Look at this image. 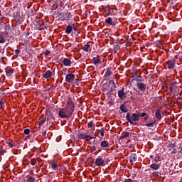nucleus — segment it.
<instances>
[{"instance_id":"nucleus-1","label":"nucleus","mask_w":182,"mask_h":182,"mask_svg":"<svg viewBox=\"0 0 182 182\" xmlns=\"http://www.w3.org/2000/svg\"><path fill=\"white\" fill-rule=\"evenodd\" d=\"M5 30L4 32H2L1 34H0V43H5V38H4L3 35H9L11 34V26L5 24Z\"/></svg>"},{"instance_id":"nucleus-2","label":"nucleus","mask_w":182,"mask_h":182,"mask_svg":"<svg viewBox=\"0 0 182 182\" xmlns=\"http://www.w3.org/2000/svg\"><path fill=\"white\" fill-rule=\"evenodd\" d=\"M65 109L67 111L68 116L72 117V114H73V112H75V104H73L72 101H68Z\"/></svg>"},{"instance_id":"nucleus-3","label":"nucleus","mask_w":182,"mask_h":182,"mask_svg":"<svg viewBox=\"0 0 182 182\" xmlns=\"http://www.w3.org/2000/svg\"><path fill=\"white\" fill-rule=\"evenodd\" d=\"M58 116L60 117V119H69V117H70L69 114H68V111H66L65 108L60 109L58 112Z\"/></svg>"},{"instance_id":"nucleus-4","label":"nucleus","mask_w":182,"mask_h":182,"mask_svg":"<svg viewBox=\"0 0 182 182\" xmlns=\"http://www.w3.org/2000/svg\"><path fill=\"white\" fill-rule=\"evenodd\" d=\"M75 75L73 73L67 74L65 76V80L68 83H73V80H75Z\"/></svg>"},{"instance_id":"nucleus-5","label":"nucleus","mask_w":182,"mask_h":182,"mask_svg":"<svg viewBox=\"0 0 182 182\" xmlns=\"http://www.w3.org/2000/svg\"><path fill=\"white\" fill-rule=\"evenodd\" d=\"M118 97L121 100H124L126 99V92H124V87H122L120 90L118 91Z\"/></svg>"},{"instance_id":"nucleus-6","label":"nucleus","mask_w":182,"mask_h":182,"mask_svg":"<svg viewBox=\"0 0 182 182\" xmlns=\"http://www.w3.org/2000/svg\"><path fill=\"white\" fill-rule=\"evenodd\" d=\"M95 164L97 167H102V166H105V160L100 157H98L95 159Z\"/></svg>"},{"instance_id":"nucleus-7","label":"nucleus","mask_w":182,"mask_h":182,"mask_svg":"<svg viewBox=\"0 0 182 182\" xmlns=\"http://www.w3.org/2000/svg\"><path fill=\"white\" fill-rule=\"evenodd\" d=\"M108 85L111 86V87L109 88V90H108L107 88V90L108 92H113L114 90V89H116V84L114 83V80H110L109 82H108Z\"/></svg>"},{"instance_id":"nucleus-8","label":"nucleus","mask_w":182,"mask_h":182,"mask_svg":"<svg viewBox=\"0 0 182 182\" xmlns=\"http://www.w3.org/2000/svg\"><path fill=\"white\" fill-rule=\"evenodd\" d=\"M166 64L168 65V69H174L176 66V60H169L166 61Z\"/></svg>"},{"instance_id":"nucleus-9","label":"nucleus","mask_w":182,"mask_h":182,"mask_svg":"<svg viewBox=\"0 0 182 182\" xmlns=\"http://www.w3.org/2000/svg\"><path fill=\"white\" fill-rule=\"evenodd\" d=\"M136 87H138L139 90H140L141 92H146V84L143 83V82H137L136 84Z\"/></svg>"},{"instance_id":"nucleus-10","label":"nucleus","mask_w":182,"mask_h":182,"mask_svg":"<svg viewBox=\"0 0 182 182\" xmlns=\"http://www.w3.org/2000/svg\"><path fill=\"white\" fill-rule=\"evenodd\" d=\"M132 122H139L140 120V113H133L131 116Z\"/></svg>"},{"instance_id":"nucleus-11","label":"nucleus","mask_w":182,"mask_h":182,"mask_svg":"<svg viewBox=\"0 0 182 182\" xmlns=\"http://www.w3.org/2000/svg\"><path fill=\"white\" fill-rule=\"evenodd\" d=\"M52 76H53V73H52V71H50V70H47L43 75V77H44V79H50V77H52Z\"/></svg>"},{"instance_id":"nucleus-12","label":"nucleus","mask_w":182,"mask_h":182,"mask_svg":"<svg viewBox=\"0 0 182 182\" xmlns=\"http://www.w3.org/2000/svg\"><path fill=\"white\" fill-rule=\"evenodd\" d=\"M127 120L130 124H134V126H137L139 124L137 122H134L132 121V115L129 112L127 113Z\"/></svg>"},{"instance_id":"nucleus-13","label":"nucleus","mask_w":182,"mask_h":182,"mask_svg":"<svg viewBox=\"0 0 182 182\" xmlns=\"http://www.w3.org/2000/svg\"><path fill=\"white\" fill-rule=\"evenodd\" d=\"M46 116H47L48 119H50V120L55 121V117H53V114L52 113H50V109H46Z\"/></svg>"},{"instance_id":"nucleus-14","label":"nucleus","mask_w":182,"mask_h":182,"mask_svg":"<svg viewBox=\"0 0 182 182\" xmlns=\"http://www.w3.org/2000/svg\"><path fill=\"white\" fill-rule=\"evenodd\" d=\"M63 63L64 66H71L72 61L69 58H63Z\"/></svg>"},{"instance_id":"nucleus-15","label":"nucleus","mask_w":182,"mask_h":182,"mask_svg":"<svg viewBox=\"0 0 182 182\" xmlns=\"http://www.w3.org/2000/svg\"><path fill=\"white\" fill-rule=\"evenodd\" d=\"M137 161V155L136 154H132L129 156V163H134Z\"/></svg>"},{"instance_id":"nucleus-16","label":"nucleus","mask_w":182,"mask_h":182,"mask_svg":"<svg viewBox=\"0 0 182 182\" xmlns=\"http://www.w3.org/2000/svg\"><path fill=\"white\" fill-rule=\"evenodd\" d=\"M92 63L93 65H99L101 63L100 58H99V55L92 58Z\"/></svg>"},{"instance_id":"nucleus-17","label":"nucleus","mask_w":182,"mask_h":182,"mask_svg":"<svg viewBox=\"0 0 182 182\" xmlns=\"http://www.w3.org/2000/svg\"><path fill=\"white\" fill-rule=\"evenodd\" d=\"M119 110H121L122 113H127V112H129V109H127V107H126V103L120 105Z\"/></svg>"},{"instance_id":"nucleus-18","label":"nucleus","mask_w":182,"mask_h":182,"mask_svg":"<svg viewBox=\"0 0 182 182\" xmlns=\"http://www.w3.org/2000/svg\"><path fill=\"white\" fill-rule=\"evenodd\" d=\"M149 167L150 168H151V170H159L160 168V164L153 163L152 164L150 165Z\"/></svg>"},{"instance_id":"nucleus-19","label":"nucleus","mask_w":182,"mask_h":182,"mask_svg":"<svg viewBox=\"0 0 182 182\" xmlns=\"http://www.w3.org/2000/svg\"><path fill=\"white\" fill-rule=\"evenodd\" d=\"M105 22L108 25H111L112 26H114V22H113V19L112 18V17H109V18H106Z\"/></svg>"},{"instance_id":"nucleus-20","label":"nucleus","mask_w":182,"mask_h":182,"mask_svg":"<svg viewBox=\"0 0 182 182\" xmlns=\"http://www.w3.org/2000/svg\"><path fill=\"white\" fill-rule=\"evenodd\" d=\"M37 28H38V31H43V30L46 29L48 28V26H46V24L43 23V24H38Z\"/></svg>"},{"instance_id":"nucleus-21","label":"nucleus","mask_w":182,"mask_h":182,"mask_svg":"<svg viewBox=\"0 0 182 182\" xmlns=\"http://www.w3.org/2000/svg\"><path fill=\"white\" fill-rule=\"evenodd\" d=\"M155 117L158 120H161V114L160 113V109H156L155 112Z\"/></svg>"},{"instance_id":"nucleus-22","label":"nucleus","mask_w":182,"mask_h":182,"mask_svg":"<svg viewBox=\"0 0 182 182\" xmlns=\"http://www.w3.org/2000/svg\"><path fill=\"white\" fill-rule=\"evenodd\" d=\"M154 124H156V119L152 120L150 123H146L144 126H146V127H154Z\"/></svg>"},{"instance_id":"nucleus-23","label":"nucleus","mask_w":182,"mask_h":182,"mask_svg":"<svg viewBox=\"0 0 182 182\" xmlns=\"http://www.w3.org/2000/svg\"><path fill=\"white\" fill-rule=\"evenodd\" d=\"M130 136V133L127 132H123L121 134V139H127Z\"/></svg>"},{"instance_id":"nucleus-24","label":"nucleus","mask_w":182,"mask_h":182,"mask_svg":"<svg viewBox=\"0 0 182 182\" xmlns=\"http://www.w3.org/2000/svg\"><path fill=\"white\" fill-rule=\"evenodd\" d=\"M73 28L72 27V26L68 25L65 29V33H67V35H69V33H72Z\"/></svg>"},{"instance_id":"nucleus-25","label":"nucleus","mask_w":182,"mask_h":182,"mask_svg":"<svg viewBox=\"0 0 182 182\" xmlns=\"http://www.w3.org/2000/svg\"><path fill=\"white\" fill-rule=\"evenodd\" d=\"M109 146V141H102L100 143V146L103 147L104 149H106V147H107Z\"/></svg>"},{"instance_id":"nucleus-26","label":"nucleus","mask_w":182,"mask_h":182,"mask_svg":"<svg viewBox=\"0 0 182 182\" xmlns=\"http://www.w3.org/2000/svg\"><path fill=\"white\" fill-rule=\"evenodd\" d=\"M112 73V70H110V69L108 68L107 69V71L105 72L104 77H109V76H111Z\"/></svg>"},{"instance_id":"nucleus-27","label":"nucleus","mask_w":182,"mask_h":182,"mask_svg":"<svg viewBox=\"0 0 182 182\" xmlns=\"http://www.w3.org/2000/svg\"><path fill=\"white\" fill-rule=\"evenodd\" d=\"M77 137H78V139H80L81 140H85L86 135L85 134L79 132L77 134Z\"/></svg>"},{"instance_id":"nucleus-28","label":"nucleus","mask_w":182,"mask_h":182,"mask_svg":"<svg viewBox=\"0 0 182 182\" xmlns=\"http://www.w3.org/2000/svg\"><path fill=\"white\" fill-rule=\"evenodd\" d=\"M26 181H27V182H35V181H36V178H35V177H33V176H28V177H27Z\"/></svg>"},{"instance_id":"nucleus-29","label":"nucleus","mask_w":182,"mask_h":182,"mask_svg":"<svg viewBox=\"0 0 182 182\" xmlns=\"http://www.w3.org/2000/svg\"><path fill=\"white\" fill-rule=\"evenodd\" d=\"M93 145L92 146H94V147H95L96 149H100V147H99V145L100 144V143L99 142V141H96L95 139L93 141Z\"/></svg>"},{"instance_id":"nucleus-30","label":"nucleus","mask_w":182,"mask_h":182,"mask_svg":"<svg viewBox=\"0 0 182 182\" xmlns=\"http://www.w3.org/2000/svg\"><path fill=\"white\" fill-rule=\"evenodd\" d=\"M51 168H53V170H56V168H58V167H59V165H58V164L55 163V162H52L50 164Z\"/></svg>"},{"instance_id":"nucleus-31","label":"nucleus","mask_w":182,"mask_h":182,"mask_svg":"<svg viewBox=\"0 0 182 182\" xmlns=\"http://www.w3.org/2000/svg\"><path fill=\"white\" fill-rule=\"evenodd\" d=\"M7 76H12L14 75V69L8 70L6 73Z\"/></svg>"},{"instance_id":"nucleus-32","label":"nucleus","mask_w":182,"mask_h":182,"mask_svg":"<svg viewBox=\"0 0 182 182\" xmlns=\"http://www.w3.org/2000/svg\"><path fill=\"white\" fill-rule=\"evenodd\" d=\"M105 14H108V15H110V14H113V9H105Z\"/></svg>"},{"instance_id":"nucleus-33","label":"nucleus","mask_w":182,"mask_h":182,"mask_svg":"<svg viewBox=\"0 0 182 182\" xmlns=\"http://www.w3.org/2000/svg\"><path fill=\"white\" fill-rule=\"evenodd\" d=\"M89 48H90V45H89V44H85V45L84 46L83 50H84L85 52H89Z\"/></svg>"},{"instance_id":"nucleus-34","label":"nucleus","mask_w":182,"mask_h":182,"mask_svg":"<svg viewBox=\"0 0 182 182\" xmlns=\"http://www.w3.org/2000/svg\"><path fill=\"white\" fill-rule=\"evenodd\" d=\"M174 90V82H171L169 85V90L171 93H173V90Z\"/></svg>"},{"instance_id":"nucleus-35","label":"nucleus","mask_w":182,"mask_h":182,"mask_svg":"<svg viewBox=\"0 0 182 182\" xmlns=\"http://www.w3.org/2000/svg\"><path fill=\"white\" fill-rule=\"evenodd\" d=\"M46 122V118H44L39 122V126H43L45 124V122Z\"/></svg>"},{"instance_id":"nucleus-36","label":"nucleus","mask_w":182,"mask_h":182,"mask_svg":"<svg viewBox=\"0 0 182 182\" xmlns=\"http://www.w3.org/2000/svg\"><path fill=\"white\" fill-rule=\"evenodd\" d=\"M92 139V138L90 135H85V141H90Z\"/></svg>"},{"instance_id":"nucleus-37","label":"nucleus","mask_w":182,"mask_h":182,"mask_svg":"<svg viewBox=\"0 0 182 182\" xmlns=\"http://www.w3.org/2000/svg\"><path fill=\"white\" fill-rule=\"evenodd\" d=\"M154 161H155V163H159V161H161V159H160V156H156L154 158Z\"/></svg>"},{"instance_id":"nucleus-38","label":"nucleus","mask_w":182,"mask_h":182,"mask_svg":"<svg viewBox=\"0 0 182 182\" xmlns=\"http://www.w3.org/2000/svg\"><path fill=\"white\" fill-rule=\"evenodd\" d=\"M100 133L102 137H104L105 136V129L102 128V129H100Z\"/></svg>"},{"instance_id":"nucleus-39","label":"nucleus","mask_w":182,"mask_h":182,"mask_svg":"<svg viewBox=\"0 0 182 182\" xmlns=\"http://www.w3.org/2000/svg\"><path fill=\"white\" fill-rule=\"evenodd\" d=\"M23 133L24 134H29V133H31V130L29 129H25Z\"/></svg>"},{"instance_id":"nucleus-40","label":"nucleus","mask_w":182,"mask_h":182,"mask_svg":"<svg viewBox=\"0 0 182 182\" xmlns=\"http://www.w3.org/2000/svg\"><path fill=\"white\" fill-rule=\"evenodd\" d=\"M87 126L90 129H91V127H93V121L88 122Z\"/></svg>"},{"instance_id":"nucleus-41","label":"nucleus","mask_w":182,"mask_h":182,"mask_svg":"<svg viewBox=\"0 0 182 182\" xmlns=\"http://www.w3.org/2000/svg\"><path fill=\"white\" fill-rule=\"evenodd\" d=\"M44 55L46 56H49V55H50V50H46L44 53Z\"/></svg>"},{"instance_id":"nucleus-42","label":"nucleus","mask_w":182,"mask_h":182,"mask_svg":"<svg viewBox=\"0 0 182 182\" xmlns=\"http://www.w3.org/2000/svg\"><path fill=\"white\" fill-rule=\"evenodd\" d=\"M90 149H91V151H96V150H97V148H96L93 145L90 146Z\"/></svg>"},{"instance_id":"nucleus-43","label":"nucleus","mask_w":182,"mask_h":182,"mask_svg":"<svg viewBox=\"0 0 182 182\" xmlns=\"http://www.w3.org/2000/svg\"><path fill=\"white\" fill-rule=\"evenodd\" d=\"M31 166H35V164H36V161L35 159H31Z\"/></svg>"},{"instance_id":"nucleus-44","label":"nucleus","mask_w":182,"mask_h":182,"mask_svg":"<svg viewBox=\"0 0 182 182\" xmlns=\"http://www.w3.org/2000/svg\"><path fill=\"white\" fill-rule=\"evenodd\" d=\"M15 54L16 55H19L20 53H21V50H19V49H16V50H15Z\"/></svg>"},{"instance_id":"nucleus-45","label":"nucleus","mask_w":182,"mask_h":182,"mask_svg":"<svg viewBox=\"0 0 182 182\" xmlns=\"http://www.w3.org/2000/svg\"><path fill=\"white\" fill-rule=\"evenodd\" d=\"M141 117H144L146 116H147V114L146 112H142L141 114H140Z\"/></svg>"},{"instance_id":"nucleus-46","label":"nucleus","mask_w":182,"mask_h":182,"mask_svg":"<svg viewBox=\"0 0 182 182\" xmlns=\"http://www.w3.org/2000/svg\"><path fill=\"white\" fill-rule=\"evenodd\" d=\"M177 150H178V153H182V147L181 146L178 147Z\"/></svg>"},{"instance_id":"nucleus-47","label":"nucleus","mask_w":182,"mask_h":182,"mask_svg":"<svg viewBox=\"0 0 182 182\" xmlns=\"http://www.w3.org/2000/svg\"><path fill=\"white\" fill-rule=\"evenodd\" d=\"M8 146L12 149V147H14V144H12V142H8Z\"/></svg>"},{"instance_id":"nucleus-48","label":"nucleus","mask_w":182,"mask_h":182,"mask_svg":"<svg viewBox=\"0 0 182 182\" xmlns=\"http://www.w3.org/2000/svg\"><path fill=\"white\" fill-rule=\"evenodd\" d=\"M4 107V102L0 100V109H2Z\"/></svg>"},{"instance_id":"nucleus-49","label":"nucleus","mask_w":182,"mask_h":182,"mask_svg":"<svg viewBox=\"0 0 182 182\" xmlns=\"http://www.w3.org/2000/svg\"><path fill=\"white\" fill-rule=\"evenodd\" d=\"M124 182H133L131 178L125 179Z\"/></svg>"},{"instance_id":"nucleus-50","label":"nucleus","mask_w":182,"mask_h":182,"mask_svg":"<svg viewBox=\"0 0 182 182\" xmlns=\"http://www.w3.org/2000/svg\"><path fill=\"white\" fill-rule=\"evenodd\" d=\"M172 154H177V149H173V150L172 151Z\"/></svg>"},{"instance_id":"nucleus-51","label":"nucleus","mask_w":182,"mask_h":182,"mask_svg":"<svg viewBox=\"0 0 182 182\" xmlns=\"http://www.w3.org/2000/svg\"><path fill=\"white\" fill-rule=\"evenodd\" d=\"M172 149H174V147H176V144H171L170 146Z\"/></svg>"},{"instance_id":"nucleus-52","label":"nucleus","mask_w":182,"mask_h":182,"mask_svg":"<svg viewBox=\"0 0 182 182\" xmlns=\"http://www.w3.org/2000/svg\"><path fill=\"white\" fill-rule=\"evenodd\" d=\"M147 119H149V116L146 115L144 117V120H147Z\"/></svg>"},{"instance_id":"nucleus-53","label":"nucleus","mask_w":182,"mask_h":182,"mask_svg":"<svg viewBox=\"0 0 182 182\" xmlns=\"http://www.w3.org/2000/svg\"><path fill=\"white\" fill-rule=\"evenodd\" d=\"M149 158L151 159V160H154V156L153 155H150Z\"/></svg>"},{"instance_id":"nucleus-54","label":"nucleus","mask_w":182,"mask_h":182,"mask_svg":"<svg viewBox=\"0 0 182 182\" xmlns=\"http://www.w3.org/2000/svg\"><path fill=\"white\" fill-rule=\"evenodd\" d=\"M75 83V85H76V86H79V81H76L75 82H74Z\"/></svg>"},{"instance_id":"nucleus-55","label":"nucleus","mask_w":182,"mask_h":182,"mask_svg":"<svg viewBox=\"0 0 182 182\" xmlns=\"http://www.w3.org/2000/svg\"><path fill=\"white\" fill-rule=\"evenodd\" d=\"M2 154H4V151L0 150V156H2Z\"/></svg>"},{"instance_id":"nucleus-56","label":"nucleus","mask_w":182,"mask_h":182,"mask_svg":"<svg viewBox=\"0 0 182 182\" xmlns=\"http://www.w3.org/2000/svg\"><path fill=\"white\" fill-rule=\"evenodd\" d=\"M22 182H28V181H26V179H24Z\"/></svg>"},{"instance_id":"nucleus-57","label":"nucleus","mask_w":182,"mask_h":182,"mask_svg":"<svg viewBox=\"0 0 182 182\" xmlns=\"http://www.w3.org/2000/svg\"><path fill=\"white\" fill-rule=\"evenodd\" d=\"M174 1V2H177V0H173Z\"/></svg>"},{"instance_id":"nucleus-58","label":"nucleus","mask_w":182,"mask_h":182,"mask_svg":"<svg viewBox=\"0 0 182 182\" xmlns=\"http://www.w3.org/2000/svg\"><path fill=\"white\" fill-rule=\"evenodd\" d=\"M129 141H130V140H129V139L127 141V143H129Z\"/></svg>"}]
</instances>
